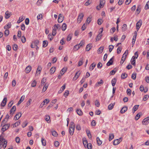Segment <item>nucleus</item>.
Returning <instances> with one entry per match:
<instances>
[{
	"instance_id": "8fccbe9b",
	"label": "nucleus",
	"mask_w": 149,
	"mask_h": 149,
	"mask_svg": "<svg viewBox=\"0 0 149 149\" xmlns=\"http://www.w3.org/2000/svg\"><path fill=\"white\" fill-rule=\"evenodd\" d=\"M104 49V47H100V48L98 49L97 51L99 52V53H101L102 52Z\"/></svg>"
},
{
	"instance_id": "2eb2a0df",
	"label": "nucleus",
	"mask_w": 149,
	"mask_h": 149,
	"mask_svg": "<svg viewBox=\"0 0 149 149\" xmlns=\"http://www.w3.org/2000/svg\"><path fill=\"white\" fill-rule=\"evenodd\" d=\"M127 109V108L126 107H123L120 111V113H123L125 112Z\"/></svg>"
},
{
	"instance_id": "4c0bfd02",
	"label": "nucleus",
	"mask_w": 149,
	"mask_h": 149,
	"mask_svg": "<svg viewBox=\"0 0 149 149\" xmlns=\"http://www.w3.org/2000/svg\"><path fill=\"white\" fill-rule=\"evenodd\" d=\"M102 36V35L101 34L99 33L96 37V41H98L100 39H101V37Z\"/></svg>"
},
{
	"instance_id": "ddd939ff",
	"label": "nucleus",
	"mask_w": 149,
	"mask_h": 149,
	"mask_svg": "<svg viewBox=\"0 0 149 149\" xmlns=\"http://www.w3.org/2000/svg\"><path fill=\"white\" fill-rule=\"evenodd\" d=\"M7 102V98L6 97H4L1 103V106L3 107H4L6 104Z\"/></svg>"
},
{
	"instance_id": "423d86ee",
	"label": "nucleus",
	"mask_w": 149,
	"mask_h": 149,
	"mask_svg": "<svg viewBox=\"0 0 149 149\" xmlns=\"http://www.w3.org/2000/svg\"><path fill=\"white\" fill-rule=\"evenodd\" d=\"M11 12L8 11H7L5 13V18L6 19H8L11 16Z\"/></svg>"
},
{
	"instance_id": "49530a36",
	"label": "nucleus",
	"mask_w": 149,
	"mask_h": 149,
	"mask_svg": "<svg viewBox=\"0 0 149 149\" xmlns=\"http://www.w3.org/2000/svg\"><path fill=\"white\" fill-rule=\"evenodd\" d=\"M41 142L42 143V144L43 146H45L46 145V141L45 140V139L43 138H42L41 139Z\"/></svg>"
},
{
	"instance_id": "1a4fd4ad",
	"label": "nucleus",
	"mask_w": 149,
	"mask_h": 149,
	"mask_svg": "<svg viewBox=\"0 0 149 149\" xmlns=\"http://www.w3.org/2000/svg\"><path fill=\"white\" fill-rule=\"evenodd\" d=\"M21 116V113H18L14 116V119L15 120H17Z\"/></svg>"
},
{
	"instance_id": "4468645a",
	"label": "nucleus",
	"mask_w": 149,
	"mask_h": 149,
	"mask_svg": "<svg viewBox=\"0 0 149 149\" xmlns=\"http://www.w3.org/2000/svg\"><path fill=\"white\" fill-rule=\"evenodd\" d=\"M31 70V67L30 65H29L26 67L25 70V72L26 73L29 72Z\"/></svg>"
},
{
	"instance_id": "cd10ccee",
	"label": "nucleus",
	"mask_w": 149,
	"mask_h": 149,
	"mask_svg": "<svg viewBox=\"0 0 149 149\" xmlns=\"http://www.w3.org/2000/svg\"><path fill=\"white\" fill-rule=\"evenodd\" d=\"M48 84L47 83H45L42 90V92H45L48 88Z\"/></svg>"
},
{
	"instance_id": "e2e57ef3",
	"label": "nucleus",
	"mask_w": 149,
	"mask_h": 149,
	"mask_svg": "<svg viewBox=\"0 0 149 149\" xmlns=\"http://www.w3.org/2000/svg\"><path fill=\"white\" fill-rule=\"evenodd\" d=\"M80 47L78 45H76L74 46V50L77 51L78 50L79 48Z\"/></svg>"
},
{
	"instance_id": "b1692460",
	"label": "nucleus",
	"mask_w": 149,
	"mask_h": 149,
	"mask_svg": "<svg viewBox=\"0 0 149 149\" xmlns=\"http://www.w3.org/2000/svg\"><path fill=\"white\" fill-rule=\"evenodd\" d=\"M113 62V58H111L109 61L107 62V65L108 66H110L112 64Z\"/></svg>"
},
{
	"instance_id": "09e8293b",
	"label": "nucleus",
	"mask_w": 149,
	"mask_h": 149,
	"mask_svg": "<svg viewBox=\"0 0 149 149\" xmlns=\"http://www.w3.org/2000/svg\"><path fill=\"white\" fill-rule=\"evenodd\" d=\"M43 0H38L36 3V4L37 6H39L41 5L42 3Z\"/></svg>"
},
{
	"instance_id": "473e14b6",
	"label": "nucleus",
	"mask_w": 149,
	"mask_h": 149,
	"mask_svg": "<svg viewBox=\"0 0 149 149\" xmlns=\"http://www.w3.org/2000/svg\"><path fill=\"white\" fill-rule=\"evenodd\" d=\"M72 37V34H69L67 37V40L68 41H69L70 40Z\"/></svg>"
},
{
	"instance_id": "a878e982",
	"label": "nucleus",
	"mask_w": 149,
	"mask_h": 149,
	"mask_svg": "<svg viewBox=\"0 0 149 149\" xmlns=\"http://www.w3.org/2000/svg\"><path fill=\"white\" fill-rule=\"evenodd\" d=\"M116 78H113L112 79V81H111V83H112V86H115V85L116 84Z\"/></svg>"
},
{
	"instance_id": "f3484780",
	"label": "nucleus",
	"mask_w": 149,
	"mask_h": 149,
	"mask_svg": "<svg viewBox=\"0 0 149 149\" xmlns=\"http://www.w3.org/2000/svg\"><path fill=\"white\" fill-rule=\"evenodd\" d=\"M41 70V67L40 66H38L36 74V76H38L40 74Z\"/></svg>"
},
{
	"instance_id": "680f3d73",
	"label": "nucleus",
	"mask_w": 149,
	"mask_h": 149,
	"mask_svg": "<svg viewBox=\"0 0 149 149\" xmlns=\"http://www.w3.org/2000/svg\"><path fill=\"white\" fill-rule=\"evenodd\" d=\"M126 58L124 57V56H123L121 58V60L120 62V64L122 65L124 61H125Z\"/></svg>"
},
{
	"instance_id": "a211bd4d",
	"label": "nucleus",
	"mask_w": 149,
	"mask_h": 149,
	"mask_svg": "<svg viewBox=\"0 0 149 149\" xmlns=\"http://www.w3.org/2000/svg\"><path fill=\"white\" fill-rule=\"evenodd\" d=\"M74 128L72 127H69V133L71 135H72L73 134L74 131Z\"/></svg>"
},
{
	"instance_id": "338daca9",
	"label": "nucleus",
	"mask_w": 149,
	"mask_h": 149,
	"mask_svg": "<svg viewBox=\"0 0 149 149\" xmlns=\"http://www.w3.org/2000/svg\"><path fill=\"white\" fill-rule=\"evenodd\" d=\"M38 20L41 19L42 18V15L41 14H39L37 16Z\"/></svg>"
},
{
	"instance_id": "20e7f679",
	"label": "nucleus",
	"mask_w": 149,
	"mask_h": 149,
	"mask_svg": "<svg viewBox=\"0 0 149 149\" xmlns=\"http://www.w3.org/2000/svg\"><path fill=\"white\" fill-rule=\"evenodd\" d=\"M84 15L83 13H80L78 16L77 18V22L80 23L83 19Z\"/></svg>"
},
{
	"instance_id": "bb28decb",
	"label": "nucleus",
	"mask_w": 149,
	"mask_h": 149,
	"mask_svg": "<svg viewBox=\"0 0 149 149\" xmlns=\"http://www.w3.org/2000/svg\"><path fill=\"white\" fill-rule=\"evenodd\" d=\"M25 97L24 96H22L18 103V104H19L24 100Z\"/></svg>"
},
{
	"instance_id": "393cba45",
	"label": "nucleus",
	"mask_w": 149,
	"mask_h": 149,
	"mask_svg": "<svg viewBox=\"0 0 149 149\" xmlns=\"http://www.w3.org/2000/svg\"><path fill=\"white\" fill-rule=\"evenodd\" d=\"M48 42L47 40H44L43 41L42 47H46L48 45Z\"/></svg>"
},
{
	"instance_id": "3c124183",
	"label": "nucleus",
	"mask_w": 149,
	"mask_h": 149,
	"mask_svg": "<svg viewBox=\"0 0 149 149\" xmlns=\"http://www.w3.org/2000/svg\"><path fill=\"white\" fill-rule=\"evenodd\" d=\"M91 47V46L89 44H88L86 46V51H89Z\"/></svg>"
},
{
	"instance_id": "dca6fc26",
	"label": "nucleus",
	"mask_w": 149,
	"mask_h": 149,
	"mask_svg": "<svg viewBox=\"0 0 149 149\" xmlns=\"http://www.w3.org/2000/svg\"><path fill=\"white\" fill-rule=\"evenodd\" d=\"M135 56H133L132 57V58L131 59V64L134 66L135 65Z\"/></svg>"
},
{
	"instance_id": "6e6d98bb",
	"label": "nucleus",
	"mask_w": 149,
	"mask_h": 149,
	"mask_svg": "<svg viewBox=\"0 0 149 149\" xmlns=\"http://www.w3.org/2000/svg\"><path fill=\"white\" fill-rule=\"evenodd\" d=\"M114 46L113 45H110L109 46V52H111L113 49V48Z\"/></svg>"
},
{
	"instance_id": "e433bc0d",
	"label": "nucleus",
	"mask_w": 149,
	"mask_h": 149,
	"mask_svg": "<svg viewBox=\"0 0 149 149\" xmlns=\"http://www.w3.org/2000/svg\"><path fill=\"white\" fill-rule=\"evenodd\" d=\"M24 19L23 17V16L19 17L18 20L17 21V23H20Z\"/></svg>"
},
{
	"instance_id": "bf43d9fd",
	"label": "nucleus",
	"mask_w": 149,
	"mask_h": 149,
	"mask_svg": "<svg viewBox=\"0 0 149 149\" xmlns=\"http://www.w3.org/2000/svg\"><path fill=\"white\" fill-rule=\"evenodd\" d=\"M28 123L26 121L24 122L22 124V127H23L24 128L26 127Z\"/></svg>"
},
{
	"instance_id": "79ce46f5",
	"label": "nucleus",
	"mask_w": 149,
	"mask_h": 149,
	"mask_svg": "<svg viewBox=\"0 0 149 149\" xmlns=\"http://www.w3.org/2000/svg\"><path fill=\"white\" fill-rule=\"evenodd\" d=\"M5 141H7L1 136H0V142H1L2 143H4Z\"/></svg>"
},
{
	"instance_id": "a19ab883",
	"label": "nucleus",
	"mask_w": 149,
	"mask_h": 149,
	"mask_svg": "<svg viewBox=\"0 0 149 149\" xmlns=\"http://www.w3.org/2000/svg\"><path fill=\"white\" fill-rule=\"evenodd\" d=\"M66 28V24L64 23L62 26V29L63 31H65Z\"/></svg>"
},
{
	"instance_id": "de8ad7c7",
	"label": "nucleus",
	"mask_w": 149,
	"mask_h": 149,
	"mask_svg": "<svg viewBox=\"0 0 149 149\" xmlns=\"http://www.w3.org/2000/svg\"><path fill=\"white\" fill-rule=\"evenodd\" d=\"M51 132L53 136L55 137H56L58 136V134L54 130L52 131Z\"/></svg>"
},
{
	"instance_id": "7ed1b4c3",
	"label": "nucleus",
	"mask_w": 149,
	"mask_h": 149,
	"mask_svg": "<svg viewBox=\"0 0 149 149\" xmlns=\"http://www.w3.org/2000/svg\"><path fill=\"white\" fill-rule=\"evenodd\" d=\"M122 138L121 137L119 139L115 140L113 142V145H117L118 144L122 141Z\"/></svg>"
},
{
	"instance_id": "603ef678",
	"label": "nucleus",
	"mask_w": 149,
	"mask_h": 149,
	"mask_svg": "<svg viewBox=\"0 0 149 149\" xmlns=\"http://www.w3.org/2000/svg\"><path fill=\"white\" fill-rule=\"evenodd\" d=\"M39 41L38 40H35L33 43L34 46H37L38 44Z\"/></svg>"
},
{
	"instance_id": "37998d69",
	"label": "nucleus",
	"mask_w": 149,
	"mask_h": 149,
	"mask_svg": "<svg viewBox=\"0 0 149 149\" xmlns=\"http://www.w3.org/2000/svg\"><path fill=\"white\" fill-rule=\"evenodd\" d=\"M127 77V74L125 73H123L121 74V78L122 79H125Z\"/></svg>"
},
{
	"instance_id": "5701e85b",
	"label": "nucleus",
	"mask_w": 149,
	"mask_h": 149,
	"mask_svg": "<svg viewBox=\"0 0 149 149\" xmlns=\"http://www.w3.org/2000/svg\"><path fill=\"white\" fill-rule=\"evenodd\" d=\"M127 29V25L125 24H123L122 27V30L123 31H125Z\"/></svg>"
},
{
	"instance_id": "0e129e2a",
	"label": "nucleus",
	"mask_w": 149,
	"mask_h": 149,
	"mask_svg": "<svg viewBox=\"0 0 149 149\" xmlns=\"http://www.w3.org/2000/svg\"><path fill=\"white\" fill-rule=\"evenodd\" d=\"M21 41L23 43H25L26 41V39L24 36H22L21 38Z\"/></svg>"
},
{
	"instance_id": "39448f33",
	"label": "nucleus",
	"mask_w": 149,
	"mask_h": 149,
	"mask_svg": "<svg viewBox=\"0 0 149 149\" xmlns=\"http://www.w3.org/2000/svg\"><path fill=\"white\" fill-rule=\"evenodd\" d=\"M149 123V117L144 118L142 122V123L143 125H147Z\"/></svg>"
},
{
	"instance_id": "864d4df0",
	"label": "nucleus",
	"mask_w": 149,
	"mask_h": 149,
	"mask_svg": "<svg viewBox=\"0 0 149 149\" xmlns=\"http://www.w3.org/2000/svg\"><path fill=\"white\" fill-rule=\"evenodd\" d=\"M36 84V80H34L31 83V86L32 87H35Z\"/></svg>"
},
{
	"instance_id": "f704fd0d",
	"label": "nucleus",
	"mask_w": 149,
	"mask_h": 149,
	"mask_svg": "<svg viewBox=\"0 0 149 149\" xmlns=\"http://www.w3.org/2000/svg\"><path fill=\"white\" fill-rule=\"evenodd\" d=\"M87 135L90 139H91L92 138L91 134L90 133V132L89 130H87L86 131Z\"/></svg>"
},
{
	"instance_id": "5fc2aeb1",
	"label": "nucleus",
	"mask_w": 149,
	"mask_h": 149,
	"mask_svg": "<svg viewBox=\"0 0 149 149\" xmlns=\"http://www.w3.org/2000/svg\"><path fill=\"white\" fill-rule=\"evenodd\" d=\"M91 17H88L86 21V23L89 24L91 21Z\"/></svg>"
},
{
	"instance_id": "72a5a7b5",
	"label": "nucleus",
	"mask_w": 149,
	"mask_h": 149,
	"mask_svg": "<svg viewBox=\"0 0 149 149\" xmlns=\"http://www.w3.org/2000/svg\"><path fill=\"white\" fill-rule=\"evenodd\" d=\"M114 136L113 134H110L109 135V140L111 141L112 139L114 138Z\"/></svg>"
},
{
	"instance_id": "c9c22d12",
	"label": "nucleus",
	"mask_w": 149,
	"mask_h": 149,
	"mask_svg": "<svg viewBox=\"0 0 149 149\" xmlns=\"http://www.w3.org/2000/svg\"><path fill=\"white\" fill-rule=\"evenodd\" d=\"M80 59H81V60L79 61V63L78 65V66H80L83 63V58H80Z\"/></svg>"
},
{
	"instance_id": "f257e3e1",
	"label": "nucleus",
	"mask_w": 149,
	"mask_h": 149,
	"mask_svg": "<svg viewBox=\"0 0 149 149\" xmlns=\"http://www.w3.org/2000/svg\"><path fill=\"white\" fill-rule=\"evenodd\" d=\"M104 0H100V4L97 6L96 9L98 10H100L101 8H102L104 7Z\"/></svg>"
},
{
	"instance_id": "412c9836",
	"label": "nucleus",
	"mask_w": 149,
	"mask_h": 149,
	"mask_svg": "<svg viewBox=\"0 0 149 149\" xmlns=\"http://www.w3.org/2000/svg\"><path fill=\"white\" fill-rule=\"evenodd\" d=\"M114 105V103H111L108 106V109L109 110L112 109L113 108Z\"/></svg>"
},
{
	"instance_id": "f03ea898",
	"label": "nucleus",
	"mask_w": 149,
	"mask_h": 149,
	"mask_svg": "<svg viewBox=\"0 0 149 149\" xmlns=\"http://www.w3.org/2000/svg\"><path fill=\"white\" fill-rule=\"evenodd\" d=\"M10 125V124H4L1 128V130L3 132H5L6 130L8 129Z\"/></svg>"
},
{
	"instance_id": "69168bd1",
	"label": "nucleus",
	"mask_w": 149,
	"mask_h": 149,
	"mask_svg": "<svg viewBox=\"0 0 149 149\" xmlns=\"http://www.w3.org/2000/svg\"><path fill=\"white\" fill-rule=\"evenodd\" d=\"M95 104L97 107H99L100 106V104L99 102L97 100H96L95 102Z\"/></svg>"
},
{
	"instance_id": "774afa93",
	"label": "nucleus",
	"mask_w": 149,
	"mask_h": 149,
	"mask_svg": "<svg viewBox=\"0 0 149 149\" xmlns=\"http://www.w3.org/2000/svg\"><path fill=\"white\" fill-rule=\"evenodd\" d=\"M21 121L20 120H18L17 122H16L15 123V127H17L20 124Z\"/></svg>"
},
{
	"instance_id": "6e6552de",
	"label": "nucleus",
	"mask_w": 149,
	"mask_h": 149,
	"mask_svg": "<svg viewBox=\"0 0 149 149\" xmlns=\"http://www.w3.org/2000/svg\"><path fill=\"white\" fill-rule=\"evenodd\" d=\"M46 101H47V104L49 102V100L48 99H45L42 103L40 105V107L42 108L45 104Z\"/></svg>"
},
{
	"instance_id": "052dcab7",
	"label": "nucleus",
	"mask_w": 149,
	"mask_h": 149,
	"mask_svg": "<svg viewBox=\"0 0 149 149\" xmlns=\"http://www.w3.org/2000/svg\"><path fill=\"white\" fill-rule=\"evenodd\" d=\"M15 141L17 143H19L20 141V138L19 137H17L15 138Z\"/></svg>"
},
{
	"instance_id": "7c9ffc66",
	"label": "nucleus",
	"mask_w": 149,
	"mask_h": 149,
	"mask_svg": "<svg viewBox=\"0 0 149 149\" xmlns=\"http://www.w3.org/2000/svg\"><path fill=\"white\" fill-rule=\"evenodd\" d=\"M104 82L103 81L102 79H101L100 81L97 82L96 84V86H98L100 85V84H102Z\"/></svg>"
},
{
	"instance_id": "c756f323",
	"label": "nucleus",
	"mask_w": 149,
	"mask_h": 149,
	"mask_svg": "<svg viewBox=\"0 0 149 149\" xmlns=\"http://www.w3.org/2000/svg\"><path fill=\"white\" fill-rule=\"evenodd\" d=\"M76 111L78 115L79 116H81L83 114V113L80 109H77Z\"/></svg>"
},
{
	"instance_id": "6ab92c4d",
	"label": "nucleus",
	"mask_w": 149,
	"mask_h": 149,
	"mask_svg": "<svg viewBox=\"0 0 149 149\" xmlns=\"http://www.w3.org/2000/svg\"><path fill=\"white\" fill-rule=\"evenodd\" d=\"M83 143L85 148L88 147V143L87 141L85 139H83Z\"/></svg>"
},
{
	"instance_id": "ea45409f",
	"label": "nucleus",
	"mask_w": 149,
	"mask_h": 149,
	"mask_svg": "<svg viewBox=\"0 0 149 149\" xmlns=\"http://www.w3.org/2000/svg\"><path fill=\"white\" fill-rule=\"evenodd\" d=\"M141 115V113H139L137 114L135 116V118L136 120H138L140 118V115Z\"/></svg>"
},
{
	"instance_id": "4d7b16f0",
	"label": "nucleus",
	"mask_w": 149,
	"mask_h": 149,
	"mask_svg": "<svg viewBox=\"0 0 149 149\" xmlns=\"http://www.w3.org/2000/svg\"><path fill=\"white\" fill-rule=\"evenodd\" d=\"M136 77V73H134L132 74V78L134 79L135 80Z\"/></svg>"
},
{
	"instance_id": "aec40b11",
	"label": "nucleus",
	"mask_w": 149,
	"mask_h": 149,
	"mask_svg": "<svg viewBox=\"0 0 149 149\" xmlns=\"http://www.w3.org/2000/svg\"><path fill=\"white\" fill-rule=\"evenodd\" d=\"M96 65V64L94 63H92L91 65L89 67V70L90 71L92 70L94 68H95V66Z\"/></svg>"
},
{
	"instance_id": "58836bf2",
	"label": "nucleus",
	"mask_w": 149,
	"mask_h": 149,
	"mask_svg": "<svg viewBox=\"0 0 149 149\" xmlns=\"http://www.w3.org/2000/svg\"><path fill=\"white\" fill-rule=\"evenodd\" d=\"M139 105H136L134 106L133 109V111L134 113L138 109Z\"/></svg>"
},
{
	"instance_id": "f8f14e48",
	"label": "nucleus",
	"mask_w": 149,
	"mask_h": 149,
	"mask_svg": "<svg viewBox=\"0 0 149 149\" xmlns=\"http://www.w3.org/2000/svg\"><path fill=\"white\" fill-rule=\"evenodd\" d=\"M142 24V21L141 20H139L136 24V29L137 31L139 29L140 27Z\"/></svg>"
},
{
	"instance_id": "4be33fe9",
	"label": "nucleus",
	"mask_w": 149,
	"mask_h": 149,
	"mask_svg": "<svg viewBox=\"0 0 149 149\" xmlns=\"http://www.w3.org/2000/svg\"><path fill=\"white\" fill-rule=\"evenodd\" d=\"M55 70H56V68L55 67H52L51 68V69L49 71V73L50 74H53Z\"/></svg>"
},
{
	"instance_id": "0eeeda50",
	"label": "nucleus",
	"mask_w": 149,
	"mask_h": 149,
	"mask_svg": "<svg viewBox=\"0 0 149 149\" xmlns=\"http://www.w3.org/2000/svg\"><path fill=\"white\" fill-rule=\"evenodd\" d=\"M64 17L62 16L61 14H60L58 15V21L59 23L62 22L64 19Z\"/></svg>"
},
{
	"instance_id": "9d476101",
	"label": "nucleus",
	"mask_w": 149,
	"mask_h": 149,
	"mask_svg": "<svg viewBox=\"0 0 149 149\" xmlns=\"http://www.w3.org/2000/svg\"><path fill=\"white\" fill-rule=\"evenodd\" d=\"M15 110L16 107L15 106H14L12 107L10 111V114L11 115V116L13 115L14 114Z\"/></svg>"
},
{
	"instance_id": "2f4dec72",
	"label": "nucleus",
	"mask_w": 149,
	"mask_h": 149,
	"mask_svg": "<svg viewBox=\"0 0 149 149\" xmlns=\"http://www.w3.org/2000/svg\"><path fill=\"white\" fill-rule=\"evenodd\" d=\"M50 117L49 116H45V120L48 123H49L51 121L50 120Z\"/></svg>"
},
{
	"instance_id": "c03bdc74",
	"label": "nucleus",
	"mask_w": 149,
	"mask_h": 149,
	"mask_svg": "<svg viewBox=\"0 0 149 149\" xmlns=\"http://www.w3.org/2000/svg\"><path fill=\"white\" fill-rule=\"evenodd\" d=\"M46 81V78H43L41 80V86H43Z\"/></svg>"
},
{
	"instance_id": "c85d7f7f",
	"label": "nucleus",
	"mask_w": 149,
	"mask_h": 149,
	"mask_svg": "<svg viewBox=\"0 0 149 149\" xmlns=\"http://www.w3.org/2000/svg\"><path fill=\"white\" fill-rule=\"evenodd\" d=\"M97 143L99 146H100L102 144V141L100 140V138L98 137H97Z\"/></svg>"
},
{
	"instance_id": "13d9d810",
	"label": "nucleus",
	"mask_w": 149,
	"mask_h": 149,
	"mask_svg": "<svg viewBox=\"0 0 149 149\" xmlns=\"http://www.w3.org/2000/svg\"><path fill=\"white\" fill-rule=\"evenodd\" d=\"M149 8V1H148L146 3L145 7V9L147 10Z\"/></svg>"
},
{
	"instance_id": "9b49d317",
	"label": "nucleus",
	"mask_w": 149,
	"mask_h": 149,
	"mask_svg": "<svg viewBox=\"0 0 149 149\" xmlns=\"http://www.w3.org/2000/svg\"><path fill=\"white\" fill-rule=\"evenodd\" d=\"M81 73L79 71H77L76 73L74 76L73 78V80H75L79 77L80 74Z\"/></svg>"
},
{
	"instance_id": "a18cd8bd",
	"label": "nucleus",
	"mask_w": 149,
	"mask_h": 149,
	"mask_svg": "<svg viewBox=\"0 0 149 149\" xmlns=\"http://www.w3.org/2000/svg\"><path fill=\"white\" fill-rule=\"evenodd\" d=\"M11 25L10 23H8L7 25H6L4 26V29H9L11 27Z\"/></svg>"
}]
</instances>
